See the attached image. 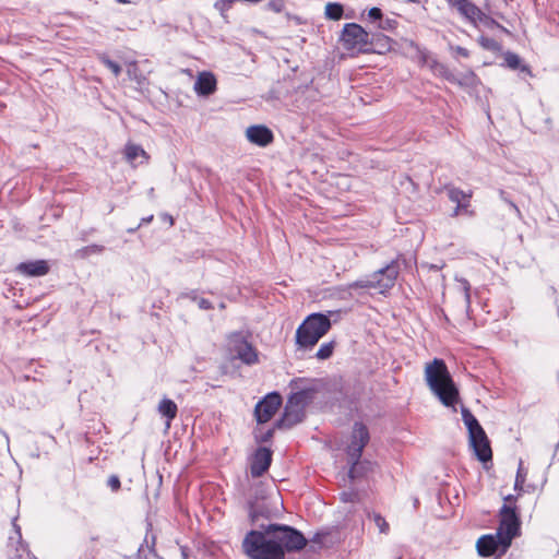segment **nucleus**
Here are the masks:
<instances>
[{
  "mask_svg": "<svg viewBox=\"0 0 559 559\" xmlns=\"http://www.w3.org/2000/svg\"><path fill=\"white\" fill-rule=\"evenodd\" d=\"M307 539L298 530L284 524H261L242 539L243 554L249 559H285V552L299 551Z\"/></svg>",
  "mask_w": 559,
  "mask_h": 559,
  "instance_id": "1",
  "label": "nucleus"
},
{
  "mask_svg": "<svg viewBox=\"0 0 559 559\" xmlns=\"http://www.w3.org/2000/svg\"><path fill=\"white\" fill-rule=\"evenodd\" d=\"M425 380L431 392L444 406H454L459 399V391L442 359L435 358L431 362L426 364Z\"/></svg>",
  "mask_w": 559,
  "mask_h": 559,
  "instance_id": "2",
  "label": "nucleus"
},
{
  "mask_svg": "<svg viewBox=\"0 0 559 559\" xmlns=\"http://www.w3.org/2000/svg\"><path fill=\"white\" fill-rule=\"evenodd\" d=\"M330 329L331 321L326 314H309L296 331V343L300 348H311Z\"/></svg>",
  "mask_w": 559,
  "mask_h": 559,
  "instance_id": "3",
  "label": "nucleus"
},
{
  "mask_svg": "<svg viewBox=\"0 0 559 559\" xmlns=\"http://www.w3.org/2000/svg\"><path fill=\"white\" fill-rule=\"evenodd\" d=\"M461 414L462 419L467 427L469 444L475 455L483 463L491 461L492 451L485 430L468 408L462 407Z\"/></svg>",
  "mask_w": 559,
  "mask_h": 559,
  "instance_id": "4",
  "label": "nucleus"
},
{
  "mask_svg": "<svg viewBox=\"0 0 559 559\" xmlns=\"http://www.w3.org/2000/svg\"><path fill=\"white\" fill-rule=\"evenodd\" d=\"M400 273V264L397 260H392L385 266L379 269L366 277L352 284L355 288H374L380 293L391 289L397 280Z\"/></svg>",
  "mask_w": 559,
  "mask_h": 559,
  "instance_id": "5",
  "label": "nucleus"
},
{
  "mask_svg": "<svg viewBox=\"0 0 559 559\" xmlns=\"http://www.w3.org/2000/svg\"><path fill=\"white\" fill-rule=\"evenodd\" d=\"M514 499L512 495L504 497V504L500 509V524L497 533L504 538L507 545H511L512 539L518 535L520 530V519L516 513V508L511 506Z\"/></svg>",
  "mask_w": 559,
  "mask_h": 559,
  "instance_id": "6",
  "label": "nucleus"
},
{
  "mask_svg": "<svg viewBox=\"0 0 559 559\" xmlns=\"http://www.w3.org/2000/svg\"><path fill=\"white\" fill-rule=\"evenodd\" d=\"M341 41L345 49L357 50L359 52L370 51L371 48L369 46L372 45L370 34L356 23H347L344 25Z\"/></svg>",
  "mask_w": 559,
  "mask_h": 559,
  "instance_id": "7",
  "label": "nucleus"
},
{
  "mask_svg": "<svg viewBox=\"0 0 559 559\" xmlns=\"http://www.w3.org/2000/svg\"><path fill=\"white\" fill-rule=\"evenodd\" d=\"M369 431L361 423H355L353 427L352 440L347 447V454L352 466L348 471V477L354 479L356 477L357 464L361 457L364 448L369 442Z\"/></svg>",
  "mask_w": 559,
  "mask_h": 559,
  "instance_id": "8",
  "label": "nucleus"
},
{
  "mask_svg": "<svg viewBox=\"0 0 559 559\" xmlns=\"http://www.w3.org/2000/svg\"><path fill=\"white\" fill-rule=\"evenodd\" d=\"M293 393L289 395L290 404L300 405L306 408L320 390V381L317 379L295 378L289 382Z\"/></svg>",
  "mask_w": 559,
  "mask_h": 559,
  "instance_id": "9",
  "label": "nucleus"
},
{
  "mask_svg": "<svg viewBox=\"0 0 559 559\" xmlns=\"http://www.w3.org/2000/svg\"><path fill=\"white\" fill-rule=\"evenodd\" d=\"M228 350L233 358L241 360L245 365L251 366L259 361L255 348L241 333H233L229 335Z\"/></svg>",
  "mask_w": 559,
  "mask_h": 559,
  "instance_id": "10",
  "label": "nucleus"
},
{
  "mask_svg": "<svg viewBox=\"0 0 559 559\" xmlns=\"http://www.w3.org/2000/svg\"><path fill=\"white\" fill-rule=\"evenodd\" d=\"M509 547L510 545H507L504 538L501 535H498L497 532L496 534L481 536L476 543L477 551L483 557L503 554Z\"/></svg>",
  "mask_w": 559,
  "mask_h": 559,
  "instance_id": "11",
  "label": "nucleus"
},
{
  "mask_svg": "<svg viewBox=\"0 0 559 559\" xmlns=\"http://www.w3.org/2000/svg\"><path fill=\"white\" fill-rule=\"evenodd\" d=\"M281 404L282 397L278 393L273 392L267 394L262 401H260L255 405L254 414L258 423H267L277 412Z\"/></svg>",
  "mask_w": 559,
  "mask_h": 559,
  "instance_id": "12",
  "label": "nucleus"
},
{
  "mask_svg": "<svg viewBox=\"0 0 559 559\" xmlns=\"http://www.w3.org/2000/svg\"><path fill=\"white\" fill-rule=\"evenodd\" d=\"M444 189L448 193L449 200L456 204L452 214L453 217L459 216L461 214H466L468 216L474 215V212L469 210V200L472 198V191L465 192L452 185H447Z\"/></svg>",
  "mask_w": 559,
  "mask_h": 559,
  "instance_id": "13",
  "label": "nucleus"
},
{
  "mask_svg": "<svg viewBox=\"0 0 559 559\" xmlns=\"http://www.w3.org/2000/svg\"><path fill=\"white\" fill-rule=\"evenodd\" d=\"M272 463V451L267 448H259L254 452L251 464L250 473L253 477L262 476Z\"/></svg>",
  "mask_w": 559,
  "mask_h": 559,
  "instance_id": "14",
  "label": "nucleus"
},
{
  "mask_svg": "<svg viewBox=\"0 0 559 559\" xmlns=\"http://www.w3.org/2000/svg\"><path fill=\"white\" fill-rule=\"evenodd\" d=\"M304 417L305 407L295 405V403L290 404V400L288 399L284 408V414L276 425L278 428H290L302 421Z\"/></svg>",
  "mask_w": 559,
  "mask_h": 559,
  "instance_id": "15",
  "label": "nucleus"
},
{
  "mask_svg": "<svg viewBox=\"0 0 559 559\" xmlns=\"http://www.w3.org/2000/svg\"><path fill=\"white\" fill-rule=\"evenodd\" d=\"M246 136L249 142L261 147L267 146L274 140L271 129L263 124H254L247 128Z\"/></svg>",
  "mask_w": 559,
  "mask_h": 559,
  "instance_id": "16",
  "label": "nucleus"
},
{
  "mask_svg": "<svg viewBox=\"0 0 559 559\" xmlns=\"http://www.w3.org/2000/svg\"><path fill=\"white\" fill-rule=\"evenodd\" d=\"M450 7L454 8L461 16L473 25H477V16L480 9L469 0H445Z\"/></svg>",
  "mask_w": 559,
  "mask_h": 559,
  "instance_id": "17",
  "label": "nucleus"
},
{
  "mask_svg": "<svg viewBox=\"0 0 559 559\" xmlns=\"http://www.w3.org/2000/svg\"><path fill=\"white\" fill-rule=\"evenodd\" d=\"M216 78L212 72H201L195 82L194 91L200 96H210L216 91Z\"/></svg>",
  "mask_w": 559,
  "mask_h": 559,
  "instance_id": "18",
  "label": "nucleus"
},
{
  "mask_svg": "<svg viewBox=\"0 0 559 559\" xmlns=\"http://www.w3.org/2000/svg\"><path fill=\"white\" fill-rule=\"evenodd\" d=\"M16 271L26 276H44L49 272V265L45 260H35L17 264Z\"/></svg>",
  "mask_w": 559,
  "mask_h": 559,
  "instance_id": "19",
  "label": "nucleus"
},
{
  "mask_svg": "<svg viewBox=\"0 0 559 559\" xmlns=\"http://www.w3.org/2000/svg\"><path fill=\"white\" fill-rule=\"evenodd\" d=\"M158 413L166 418V428L170 427L171 420L176 418L178 407L170 399H163L158 404Z\"/></svg>",
  "mask_w": 559,
  "mask_h": 559,
  "instance_id": "20",
  "label": "nucleus"
},
{
  "mask_svg": "<svg viewBox=\"0 0 559 559\" xmlns=\"http://www.w3.org/2000/svg\"><path fill=\"white\" fill-rule=\"evenodd\" d=\"M126 159L135 167V160L138 157H142L145 162L148 160V154L142 148V146L133 143H128L124 147Z\"/></svg>",
  "mask_w": 559,
  "mask_h": 559,
  "instance_id": "21",
  "label": "nucleus"
},
{
  "mask_svg": "<svg viewBox=\"0 0 559 559\" xmlns=\"http://www.w3.org/2000/svg\"><path fill=\"white\" fill-rule=\"evenodd\" d=\"M145 546L141 545L138 549L136 558L138 559H158L154 545H155V536L152 535L151 538L146 535L144 539Z\"/></svg>",
  "mask_w": 559,
  "mask_h": 559,
  "instance_id": "22",
  "label": "nucleus"
},
{
  "mask_svg": "<svg viewBox=\"0 0 559 559\" xmlns=\"http://www.w3.org/2000/svg\"><path fill=\"white\" fill-rule=\"evenodd\" d=\"M452 83L464 88H474L479 83V80L477 75L469 70L464 73H461L460 75L455 74V80L452 81Z\"/></svg>",
  "mask_w": 559,
  "mask_h": 559,
  "instance_id": "23",
  "label": "nucleus"
},
{
  "mask_svg": "<svg viewBox=\"0 0 559 559\" xmlns=\"http://www.w3.org/2000/svg\"><path fill=\"white\" fill-rule=\"evenodd\" d=\"M455 288L457 293L463 295L464 307L467 312L468 309L471 308V284L466 278L457 276L455 277Z\"/></svg>",
  "mask_w": 559,
  "mask_h": 559,
  "instance_id": "24",
  "label": "nucleus"
},
{
  "mask_svg": "<svg viewBox=\"0 0 559 559\" xmlns=\"http://www.w3.org/2000/svg\"><path fill=\"white\" fill-rule=\"evenodd\" d=\"M370 39L372 40V45L369 46L370 51L382 53L391 48V39L385 35H372Z\"/></svg>",
  "mask_w": 559,
  "mask_h": 559,
  "instance_id": "25",
  "label": "nucleus"
},
{
  "mask_svg": "<svg viewBox=\"0 0 559 559\" xmlns=\"http://www.w3.org/2000/svg\"><path fill=\"white\" fill-rule=\"evenodd\" d=\"M430 69L435 75L440 76L450 83L455 80V74L445 64L437 60L431 61Z\"/></svg>",
  "mask_w": 559,
  "mask_h": 559,
  "instance_id": "26",
  "label": "nucleus"
},
{
  "mask_svg": "<svg viewBox=\"0 0 559 559\" xmlns=\"http://www.w3.org/2000/svg\"><path fill=\"white\" fill-rule=\"evenodd\" d=\"M504 63L510 69L515 70L520 68L522 72L531 74L530 67L525 64L521 66V58L514 52L508 51L504 53Z\"/></svg>",
  "mask_w": 559,
  "mask_h": 559,
  "instance_id": "27",
  "label": "nucleus"
},
{
  "mask_svg": "<svg viewBox=\"0 0 559 559\" xmlns=\"http://www.w3.org/2000/svg\"><path fill=\"white\" fill-rule=\"evenodd\" d=\"M368 518L372 520L381 534L388 535L390 532V525L386 520L377 512L368 513Z\"/></svg>",
  "mask_w": 559,
  "mask_h": 559,
  "instance_id": "28",
  "label": "nucleus"
},
{
  "mask_svg": "<svg viewBox=\"0 0 559 559\" xmlns=\"http://www.w3.org/2000/svg\"><path fill=\"white\" fill-rule=\"evenodd\" d=\"M343 5L336 2H330L325 5V15L330 20L337 21L343 15Z\"/></svg>",
  "mask_w": 559,
  "mask_h": 559,
  "instance_id": "29",
  "label": "nucleus"
},
{
  "mask_svg": "<svg viewBox=\"0 0 559 559\" xmlns=\"http://www.w3.org/2000/svg\"><path fill=\"white\" fill-rule=\"evenodd\" d=\"M477 41L481 48L489 51H499L501 48L500 44L496 39L484 35L479 36Z\"/></svg>",
  "mask_w": 559,
  "mask_h": 559,
  "instance_id": "30",
  "label": "nucleus"
},
{
  "mask_svg": "<svg viewBox=\"0 0 559 559\" xmlns=\"http://www.w3.org/2000/svg\"><path fill=\"white\" fill-rule=\"evenodd\" d=\"M335 347V342L331 341L328 343L321 344L320 348L318 349L316 357L320 360H325L330 358L333 354Z\"/></svg>",
  "mask_w": 559,
  "mask_h": 559,
  "instance_id": "31",
  "label": "nucleus"
},
{
  "mask_svg": "<svg viewBox=\"0 0 559 559\" xmlns=\"http://www.w3.org/2000/svg\"><path fill=\"white\" fill-rule=\"evenodd\" d=\"M98 59L104 66H106L114 73V75L116 78L120 75L121 67L117 62L109 59L108 56H106L105 53L99 55Z\"/></svg>",
  "mask_w": 559,
  "mask_h": 559,
  "instance_id": "32",
  "label": "nucleus"
},
{
  "mask_svg": "<svg viewBox=\"0 0 559 559\" xmlns=\"http://www.w3.org/2000/svg\"><path fill=\"white\" fill-rule=\"evenodd\" d=\"M260 516L267 518V513L258 504H249V518L252 524H257Z\"/></svg>",
  "mask_w": 559,
  "mask_h": 559,
  "instance_id": "33",
  "label": "nucleus"
},
{
  "mask_svg": "<svg viewBox=\"0 0 559 559\" xmlns=\"http://www.w3.org/2000/svg\"><path fill=\"white\" fill-rule=\"evenodd\" d=\"M480 23L486 27L492 28V27H501V25L490 17L487 13H485L483 10H480V13L477 16V24Z\"/></svg>",
  "mask_w": 559,
  "mask_h": 559,
  "instance_id": "34",
  "label": "nucleus"
},
{
  "mask_svg": "<svg viewBox=\"0 0 559 559\" xmlns=\"http://www.w3.org/2000/svg\"><path fill=\"white\" fill-rule=\"evenodd\" d=\"M127 74L130 80L138 82V84H142L144 80V78L138 73V67L134 62L128 66Z\"/></svg>",
  "mask_w": 559,
  "mask_h": 559,
  "instance_id": "35",
  "label": "nucleus"
},
{
  "mask_svg": "<svg viewBox=\"0 0 559 559\" xmlns=\"http://www.w3.org/2000/svg\"><path fill=\"white\" fill-rule=\"evenodd\" d=\"M397 26V21L395 19H390V17H386V19H381L380 22L378 23V27L383 29V31H393L395 29Z\"/></svg>",
  "mask_w": 559,
  "mask_h": 559,
  "instance_id": "36",
  "label": "nucleus"
},
{
  "mask_svg": "<svg viewBox=\"0 0 559 559\" xmlns=\"http://www.w3.org/2000/svg\"><path fill=\"white\" fill-rule=\"evenodd\" d=\"M526 473L524 472V468L522 466V462L520 463V466L518 468L516 478L514 487L515 489H522L524 483H525Z\"/></svg>",
  "mask_w": 559,
  "mask_h": 559,
  "instance_id": "37",
  "label": "nucleus"
},
{
  "mask_svg": "<svg viewBox=\"0 0 559 559\" xmlns=\"http://www.w3.org/2000/svg\"><path fill=\"white\" fill-rule=\"evenodd\" d=\"M267 9L275 12V13H280L284 10L285 8V2L284 0H270L266 4Z\"/></svg>",
  "mask_w": 559,
  "mask_h": 559,
  "instance_id": "38",
  "label": "nucleus"
},
{
  "mask_svg": "<svg viewBox=\"0 0 559 559\" xmlns=\"http://www.w3.org/2000/svg\"><path fill=\"white\" fill-rule=\"evenodd\" d=\"M11 559H31V552L25 545L21 544L20 547L16 548V554L11 556Z\"/></svg>",
  "mask_w": 559,
  "mask_h": 559,
  "instance_id": "39",
  "label": "nucleus"
},
{
  "mask_svg": "<svg viewBox=\"0 0 559 559\" xmlns=\"http://www.w3.org/2000/svg\"><path fill=\"white\" fill-rule=\"evenodd\" d=\"M368 16L372 21H379L382 19V11L379 8H371L368 12Z\"/></svg>",
  "mask_w": 559,
  "mask_h": 559,
  "instance_id": "40",
  "label": "nucleus"
},
{
  "mask_svg": "<svg viewBox=\"0 0 559 559\" xmlns=\"http://www.w3.org/2000/svg\"><path fill=\"white\" fill-rule=\"evenodd\" d=\"M85 254H92V253H100L104 251V246L100 245H91L83 249Z\"/></svg>",
  "mask_w": 559,
  "mask_h": 559,
  "instance_id": "41",
  "label": "nucleus"
},
{
  "mask_svg": "<svg viewBox=\"0 0 559 559\" xmlns=\"http://www.w3.org/2000/svg\"><path fill=\"white\" fill-rule=\"evenodd\" d=\"M500 198L506 202L508 203L511 209L518 214L520 215L521 212L519 210V207L516 206V204H514L512 201H510L508 198H507V193L503 191V190H500Z\"/></svg>",
  "mask_w": 559,
  "mask_h": 559,
  "instance_id": "42",
  "label": "nucleus"
},
{
  "mask_svg": "<svg viewBox=\"0 0 559 559\" xmlns=\"http://www.w3.org/2000/svg\"><path fill=\"white\" fill-rule=\"evenodd\" d=\"M120 479L112 475L108 478V486L114 490L117 491L120 488Z\"/></svg>",
  "mask_w": 559,
  "mask_h": 559,
  "instance_id": "43",
  "label": "nucleus"
},
{
  "mask_svg": "<svg viewBox=\"0 0 559 559\" xmlns=\"http://www.w3.org/2000/svg\"><path fill=\"white\" fill-rule=\"evenodd\" d=\"M197 304H198L199 308L202 310H210L213 308L212 302L205 298H199Z\"/></svg>",
  "mask_w": 559,
  "mask_h": 559,
  "instance_id": "44",
  "label": "nucleus"
},
{
  "mask_svg": "<svg viewBox=\"0 0 559 559\" xmlns=\"http://www.w3.org/2000/svg\"><path fill=\"white\" fill-rule=\"evenodd\" d=\"M451 50L455 51L457 55L464 57V58H468L469 57V51L462 47V46H455V47H451Z\"/></svg>",
  "mask_w": 559,
  "mask_h": 559,
  "instance_id": "45",
  "label": "nucleus"
},
{
  "mask_svg": "<svg viewBox=\"0 0 559 559\" xmlns=\"http://www.w3.org/2000/svg\"><path fill=\"white\" fill-rule=\"evenodd\" d=\"M13 527H14V531H15V538L17 540V543H20V539L22 537V534H21V528L20 526L16 524V520L13 521ZM14 540V537H10V542L12 543Z\"/></svg>",
  "mask_w": 559,
  "mask_h": 559,
  "instance_id": "46",
  "label": "nucleus"
},
{
  "mask_svg": "<svg viewBox=\"0 0 559 559\" xmlns=\"http://www.w3.org/2000/svg\"><path fill=\"white\" fill-rule=\"evenodd\" d=\"M343 501H354V498L356 497V493L353 492H343L341 495Z\"/></svg>",
  "mask_w": 559,
  "mask_h": 559,
  "instance_id": "47",
  "label": "nucleus"
},
{
  "mask_svg": "<svg viewBox=\"0 0 559 559\" xmlns=\"http://www.w3.org/2000/svg\"><path fill=\"white\" fill-rule=\"evenodd\" d=\"M182 297H185V298H190L191 300H193V301H195V302H197V301H198V299H199V298L197 297V294H195V292H194V290H191V292H189V293H185V294H182Z\"/></svg>",
  "mask_w": 559,
  "mask_h": 559,
  "instance_id": "48",
  "label": "nucleus"
},
{
  "mask_svg": "<svg viewBox=\"0 0 559 559\" xmlns=\"http://www.w3.org/2000/svg\"><path fill=\"white\" fill-rule=\"evenodd\" d=\"M153 219V215L142 218V223H150Z\"/></svg>",
  "mask_w": 559,
  "mask_h": 559,
  "instance_id": "49",
  "label": "nucleus"
},
{
  "mask_svg": "<svg viewBox=\"0 0 559 559\" xmlns=\"http://www.w3.org/2000/svg\"><path fill=\"white\" fill-rule=\"evenodd\" d=\"M118 3H130L129 0H116Z\"/></svg>",
  "mask_w": 559,
  "mask_h": 559,
  "instance_id": "50",
  "label": "nucleus"
},
{
  "mask_svg": "<svg viewBox=\"0 0 559 559\" xmlns=\"http://www.w3.org/2000/svg\"><path fill=\"white\" fill-rule=\"evenodd\" d=\"M407 2L418 3L420 0H406Z\"/></svg>",
  "mask_w": 559,
  "mask_h": 559,
  "instance_id": "51",
  "label": "nucleus"
},
{
  "mask_svg": "<svg viewBox=\"0 0 559 559\" xmlns=\"http://www.w3.org/2000/svg\"><path fill=\"white\" fill-rule=\"evenodd\" d=\"M219 309H225V304L224 302L219 304Z\"/></svg>",
  "mask_w": 559,
  "mask_h": 559,
  "instance_id": "52",
  "label": "nucleus"
},
{
  "mask_svg": "<svg viewBox=\"0 0 559 559\" xmlns=\"http://www.w3.org/2000/svg\"><path fill=\"white\" fill-rule=\"evenodd\" d=\"M85 559H90V557L87 555H85Z\"/></svg>",
  "mask_w": 559,
  "mask_h": 559,
  "instance_id": "53",
  "label": "nucleus"
}]
</instances>
